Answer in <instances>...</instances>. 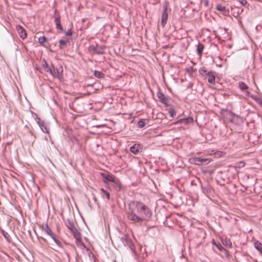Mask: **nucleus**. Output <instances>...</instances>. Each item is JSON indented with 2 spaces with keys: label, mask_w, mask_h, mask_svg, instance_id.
<instances>
[{
  "label": "nucleus",
  "mask_w": 262,
  "mask_h": 262,
  "mask_svg": "<svg viewBox=\"0 0 262 262\" xmlns=\"http://www.w3.org/2000/svg\"><path fill=\"white\" fill-rule=\"evenodd\" d=\"M151 214L149 208L143 203L139 201H132L129 203L127 218L133 223H141L148 221Z\"/></svg>",
  "instance_id": "f257e3e1"
},
{
  "label": "nucleus",
  "mask_w": 262,
  "mask_h": 262,
  "mask_svg": "<svg viewBox=\"0 0 262 262\" xmlns=\"http://www.w3.org/2000/svg\"><path fill=\"white\" fill-rule=\"evenodd\" d=\"M71 231L72 233L74 238H75L77 245L80 247L81 248L84 247L85 246L82 242L81 235L79 230L75 228L73 229Z\"/></svg>",
  "instance_id": "f03ea898"
},
{
  "label": "nucleus",
  "mask_w": 262,
  "mask_h": 262,
  "mask_svg": "<svg viewBox=\"0 0 262 262\" xmlns=\"http://www.w3.org/2000/svg\"><path fill=\"white\" fill-rule=\"evenodd\" d=\"M43 229L46 233L50 236L58 246L61 247V243L56 238L52 230L49 228L48 225H46Z\"/></svg>",
  "instance_id": "7ed1b4c3"
},
{
  "label": "nucleus",
  "mask_w": 262,
  "mask_h": 262,
  "mask_svg": "<svg viewBox=\"0 0 262 262\" xmlns=\"http://www.w3.org/2000/svg\"><path fill=\"white\" fill-rule=\"evenodd\" d=\"M167 4L165 3L163 5V12L162 15V25L164 27L168 19V12H167Z\"/></svg>",
  "instance_id": "20e7f679"
},
{
  "label": "nucleus",
  "mask_w": 262,
  "mask_h": 262,
  "mask_svg": "<svg viewBox=\"0 0 262 262\" xmlns=\"http://www.w3.org/2000/svg\"><path fill=\"white\" fill-rule=\"evenodd\" d=\"M36 120V122H37L38 125L40 127L41 130L43 133L49 134V129L47 127V126L46 124V123H45V122L43 121H41V119L39 118H37Z\"/></svg>",
  "instance_id": "39448f33"
},
{
  "label": "nucleus",
  "mask_w": 262,
  "mask_h": 262,
  "mask_svg": "<svg viewBox=\"0 0 262 262\" xmlns=\"http://www.w3.org/2000/svg\"><path fill=\"white\" fill-rule=\"evenodd\" d=\"M120 240L124 246H128L132 249V242L127 235H124L121 237Z\"/></svg>",
  "instance_id": "423d86ee"
},
{
  "label": "nucleus",
  "mask_w": 262,
  "mask_h": 262,
  "mask_svg": "<svg viewBox=\"0 0 262 262\" xmlns=\"http://www.w3.org/2000/svg\"><path fill=\"white\" fill-rule=\"evenodd\" d=\"M193 121V119L191 117L185 118L183 119H180L177 121L175 122L173 124H183L184 125H187L190 123H192Z\"/></svg>",
  "instance_id": "0eeeda50"
},
{
  "label": "nucleus",
  "mask_w": 262,
  "mask_h": 262,
  "mask_svg": "<svg viewBox=\"0 0 262 262\" xmlns=\"http://www.w3.org/2000/svg\"><path fill=\"white\" fill-rule=\"evenodd\" d=\"M130 150L134 154H137L142 151V146L139 144H135L130 147Z\"/></svg>",
  "instance_id": "6e6552de"
},
{
  "label": "nucleus",
  "mask_w": 262,
  "mask_h": 262,
  "mask_svg": "<svg viewBox=\"0 0 262 262\" xmlns=\"http://www.w3.org/2000/svg\"><path fill=\"white\" fill-rule=\"evenodd\" d=\"M16 29L20 36L22 39H25L27 37V33L25 30L20 26H17Z\"/></svg>",
  "instance_id": "1a4fd4ad"
},
{
  "label": "nucleus",
  "mask_w": 262,
  "mask_h": 262,
  "mask_svg": "<svg viewBox=\"0 0 262 262\" xmlns=\"http://www.w3.org/2000/svg\"><path fill=\"white\" fill-rule=\"evenodd\" d=\"M157 96L160 101L165 105H168V98L161 92H158Z\"/></svg>",
  "instance_id": "9d476101"
},
{
  "label": "nucleus",
  "mask_w": 262,
  "mask_h": 262,
  "mask_svg": "<svg viewBox=\"0 0 262 262\" xmlns=\"http://www.w3.org/2000/svg\"><path fill=\"white\" fill-rule=\"evenodd\" d=\"M90 48L98 54H102L104 52L103 48L101 46L97 45L96 47L92 46L90 47Z\"/></svg>",
  "instance_id": "9b49d317"
},
{
  "label": "nucleus",
  "mask_w": 262,
  "mask_h": 262,
  "mask_svg": "<svg viewBox=\"0 0 262 262\" xmlns=\"http://www.w3.org/2000/svg\"><path fill=\"white\" fill-rule=\"evenodd\" d=\"M55 73H54V77L60 78L61 77L63 72L62 67L59 65L55 68Z\"/></svg>",
  "instance_id": "f8f14e48"
},
{
  "label": "nucleus",
  "mask_w": 262,
  "mask_h": 262,
  "mask_svg": "<svg viewBox=\"0 0 262 262\" xmlns=\"http://www.w3.org/2000/svg\"><path fill=\"white\" fill-rule=\"evenodd\" d=\"M189 161L191 164H194L197 165H202L201 158V157H192L189 158Z\"/></svg>",
  "instance_id": "ddd939ff"
},
{
  "label": "nucleus",
  "mask_w": 262,
  "mask_h": 262,
  "mask_svg": "<svg viewBox=\"0 0 262 262\" xmlns=\"http://www.w3.org/2000/svg\"><path fill=\"white\" fill-rule=\"evenodd\" d=\"M206 78L207 79L208 82L213 84L215 82V76L213 72H209L206 75Z\"/></svg>",
  "instance_id": "4468645a"
},
{
  "label": "nucleus",
  "mask_w": 262,
  "mask_h": 262,
  "mask_svg": "<svg viewBox=\"0 0 262 262\" xmlns=\"http://www.w3.org/2000/svg\"><path fill=\"white\" fill-rule=\"evenodd\" d=\"M102 176L104 179V181L105 183H107V182H115V178L112 175L102 174Z\"/></svg>",
  "instance_id": "2eb2a0df"
},
{
  "label": "nucleus",
  "mask_w": 262,
  "mask_h": 262,
  "mask_svg": "<svg viewBox=\"0 0 262 262\" xmlns=\"http://www.w3.org/2000/svg\"><path fill=\"white\" fill-rule=\"evenodd\" d=\"M55 22L56 24V28L57 29H59L60 30L62 31V27L61 23H60L59 16H55Z\"/></svg>",
  "instance_id": "dca6fc26"
},
{
  "label": "nucleus",
  "mask_w": 262,
  "mask_h": 262,
  "mask_svg": "<svg viewBox=\"0 0 262 262\" xmlns=\"http://www.w3.org/2000/svg\"><path fill=\"white\" fill-rule=\"evenodd\" d=\"M238 87L243 91H246L248 89V85L242 81L239 82Z\"/></svg>",
  "instance_id": "f3484780"
},
{
  "label": "nucleus",
  "mask_w": 262,
  "mask_h": 262,
  "mask_svg": "<svg viewBox=\"0 0 262 262\" xmlns=\"http://www.w3.org/2000/svg\"><path fill=\"white\" fill-rule=\"evenodd\" d=\"M255 248L262 254V244L258 241L254 243Z\"/></svg>",
  "instance_id": "a211bd4d"
},
{
  "label": "nucleus",
  "mask_w": 262,
  "mask_h": 262,
  "mask_svg": "<svg viewBox=\"0 0 262 262\" xmlns=\"http://www.w3.org/2000/svg\"><path fill=\"white\" fill-rule=\"evenodd\" d=\"M203 49L204 45L202 43L199 42L197 46V52L199 55H201Z\"/></svg>",
  "instance_id": "6ab92c4d"
},
{
  "label": "nucleus",
  "mask_w": 262,
  "mask_h": 262,
  "mask_svg": "<svg viewBox=\"0 0 262 262\" xmlns=\"http://www.w3.org/2000/svg\"><path fill=\"white\" fill-rule=\"evenodd\" d=\"M100 191L101 192H102V195L103 196H104V195H105L106 196V198H107V200H109L110 199V193L106 191L103 188H101L100 189Z\"/></svg>",
  "instance_id": "aec40b11"
},
{
  "label": "nucleus",
  "mask_w": 262,
  "mask_h": 262,
  "mask_svg": "<svg viewBox=\"0 0 262 262\" xmlns=\"http://www.w3.org/2000/svg\"><path fill=\"white\" fill-rule=\"evenodd\" d=\"M211 161H212V160L211 159L202 158H201L202 165H203V164H208Z\"/></svg>",
  "instance_id": "412c9836"
},
{
  "label": "nucleus",
  "mask_w": 262,
  "mask_h": 262,
  "mask_svg": "<svg viewBox=\"0 0 262 262\" xmlns=\"http://www.w3.org/2000/svg\"><path fill=\"white\" fill-rule=\"evenodd\" d=\"M67 227L71 231L73 229L75 228L73 223L68 220V223L67 224Z\"/></svg>",
  "instance_id": "4be33fe9"
},
{
  "label": "nucleus",
  "mask_w": 262,
  "mask_h": 262,
  "mask_svg": "<svg viewBox=\"0 0 262 262\" xmlns=\"http://www.w3.org/2000/svg\"><path fill=\"white\" fill-rule=\"evenodd\" d=\"M223 244L225 245L227 248H231L232 247V243L230 240L226 239L224 242Z\"/></svg>",
  "instance_id": "5701e85b"
},
{
  "label": "nucleus",
  "mask_w": 262,
  "mask_h": 262,
  "mask_svg": "<svg viewBox=\"0 0 262 262\" xmlns=\"http://www.w3.org/2000/svg\"><path fill=\"white\" fill-rule=\"evenodd\" d=\"M94 75L98 78H102L103 76V74L102 73L99 71H95L94 73Z\"/></svg>",
  "instance_id": "b1692460"
},
{
  "label": "nucleus",
  "mask_w": 262,
  "mask_h": 262,
  "mask_svg": "<svg viewBox=\"0 0 262 262\" xmlns=\"http://www.w3.org/2000/svg\"><path fill=\"white\" fill-rule=\"evenodd\" d=\"M46 41V38L44 36L40 37L38 38V42L40 45H42Z\"/></svg>",
  "instance_id": "393cba45"
},
{
  "label": "nucleus",
  "mask_w": 262,
  "mask_h": 262,
  "mask_svg": "<svg viewBox=\"0 0 262 262\" xmlns=\"http://www.w3.org/2000/svg\"><path fill=\"white\" fill-rule=\"evenodd\" d=\"M138 127L140 128L143 127L145 125V123L144 120H140L138 122Z\"/></svg>",
  "instance_id": "a878e982"
},
{
  "label": "nucleus",
  "mask_w": 262,
  "mask_h": 262,
  "mask_svg": "<svg viewBox=\"0 0 262 262\" xmlns=\"http://www.w3.org/2000/svg\"><path fill=\"white\" fill-rule=\"evenodd\" d=\"M60 48H61L67 44V41L65 40L61 39L59 41Z\"/></svg>",
  "instance_id": "bb28decb"
},
{
  "label": "nucleus",
  "mask_w": 262,
  "mask_h": 262,
  "mask_svg": "<svg viewBox=\"0 0 262 262\" xmlns=\"http://www.w3.org/2000/svg\"><path fill=\"white\" fill-rule=\"evenodd\" d=\"M169 113L171 117H173L176 115V112L173 108H170L169 110Z\"/></svg>",
  "instance_id": "cd10ccee"
},
{
  "label": "nucleus",
  "mask_w": 262,
  "mask_h": 262,
  "mask_svg": "<svg viewBox=\"0 0 262 262\" xmlns=\"http://www.w3.org/2000/svg\"><path fill=\"white\" fill-rule=\"evenodd\" d=\"M217 10L220 11H224L225 10V7L221 5H217L216 7Z\"/></svg>",
  "instance_id": "c85d7f7f"
},
{
  "label": "nucleus",
  "mask_w": 262,
  "mask_h": 262,
  "mask_svg": "<svg viewBox=\"0 0 262 262\" xmlns=\"http://www.w3.org/2000/svg\"><path fill=\"white\" fill-rule=\"evenodd\" d=\"M213 244H214V245H215L217 247V248H218L220 251H221V250H222V249H223V247H222L221 245H220V244H219V245L216 244L214 242V241H213Z\"/></svg>",
  "instance_id": "c756f323"
},
{
  "label": "nucleus",
  "mask_w": 262,
  "mask_h": 262,
  "mask_svg": "<svg viewBox=\"0 0 262 262\" xmlns=\"http://www.w3.org/2000/svg\"><path fill=\"white\" fill-rule=\"evenodd\" d=\"M239 3L242 5L245 6L247 4V1L246 0H241V1H239Z\"/></svg>",
  "instance_id": "7c9ffc66"
},
{
  "label": "nucleus",
  "mask_w": 262,
  "mask_h": 262,
  "mask_svg": "<svg viewBox=\"0 0 262 262\" xmlns=\"http://www.w3.org/2000/svg\"><path fill=\"white\" fill-rule=\"evenodd\" d=\"M54 73H55V68L54 67H52V69L50 70L51 74L54 77Z\"/></svg>",
  "instance_id": "2f4dec72"
},
{
  "label": "nucleus",
  "mask_w": 262,
  "mask_h": 262,
  "mask_svg": "<svg viewBox=\"0 0 262 262\" xmlns=\"http://www.w3.org/2000/svg\"><path fill=\"white\" fill-rule=\"evenodd\" d=\"M66 35L67 36H71L72 35V32L71 31H69L66 33Z\"/></svg>",
  "instance_id": "473e14b6"
},
{
  "label": "nucleus",
  "mask_w": 262,
  "mask_h": 262,
  "mask_svg": "<svg viewBox=\"0 0 262 262\" xmlns=\"http://www.w3.org/2000/svg\"><path fill=\"white\" fill-rule=\"evenodd\" d=\"M257 103H258L260 105L262 106V100L260 99H258L256 100Z\"/></svg>",
  "instance_id": "72a5a7b5"
},
{
  "label": "nucleus",
  "mask_w": 262,
  "mask_h": 262,
  "mask_svg": "<svg viewBox=\"0 0 262 262\" xmlns=\"http://www.w3.org/2000/svg\"><path fill=\"white\" fill-rule=\"evenodd\" d=\"M203 3L205 6H208V0H204Z\"/></svg>",
  "instance_id": "f704fd0d"
},
{
  "label": "nucleus",
  "mask_w": 262,
  "mask_h": 262,
  "mask_svg": "<svg viewBox=\"0 0 262 262\" xmlns=\"http://www.w3.org/2000/svg\"><path fill=\"white\" fill-rule=\"evenodd\" d=\"M42 67L43 68H45V69H47V67H48V64L46 62V61H45V63L42 64Z\"/></svg>",
  "instance_id": "c9c22d12"
},
{
  "label": "nucleus",
  "mask_w": 262,
  "mask_h": 262,
  "mask_svg": "<svg viewBox=\"0 0 262 262\" xmlns=\"http://www.w3.org/2000/svg\"><path fill=\"white\" fill-rule=\"evenodd\" d=\"M236 118H239L238 116H237V115H236L234 114V115H233V117H232V121H233V120H235V119Z\"/></svg>",
  "instance_id": "e433bc0d"
},
{
  "label": "nucleus",
  "mask_w": 262,
  "mask_h": 262,
  "mask_svg": "<svg viewBox=\"0 0 262 262\" xmlns=\"http://www.w3.org/2000/svg\"><path fill=\"white\" fill-rule=\"evenodd\" d=\"M52 68H47V69L46 70V72H49L50 73V70L52 69Z\"/></svg>",
  "instance_id": "4c0bfd02"
},
{
  "label": "nucleus",
  "mask_w": 262,
  "mask_h": 262,
  "mask_svg": "<svg viewBox=\"0 0 262 262\" xmlns=\"http://www.w3.org/2000/svg\"><path fill=\"white\" fill-rule=\"evenodd\" d=\"M206 72H207V71H206V70H203V69H202V70H201L200 71V73H201V74H203V72L206 73Z\"/></svg>",
  "instance_id": "58836bf2"
},
{
  "label": "nucleus",
  "mask_w": 262,
  "mask_h": 262,
  "mask_svg": "<svg viewBox=\"0 0 262 262\" xmlns=\"http://www.w3.org/2000/svg\"><path fill=\"white\" fill-rule=\"evenodd\" d=\"M30 133L32 135H33V133H32L31 132H30Z\"/></svg>",
  "instance_id": "ea45409f"
}]
</instances>
